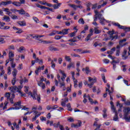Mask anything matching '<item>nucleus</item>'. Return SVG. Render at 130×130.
Listing matches in <instances>:
<instances>
[{
    "label": "nucleus",
    "mask_w": 130,
    "mask_h": 130,
    "mask_svg": "<svg viewBox=\"0 0 130 130\" xmlns=\"http://www.w3.org/2000/svg\"><path fill=\"white\" fill-rule=\"evenodd\" d=\"M24 91L26 94H28V95H30L31 97L34 100H37L39 103H40V101L41 100V98H40V95L37 94V92L36 91H34L33 93L32 92H29V87L28 86H24Z\"/></svg>",
    "instance_id": "1"
},
{
    "label": "nucleus",
    "mask_w": 130,
    "mask_h": 130,
    "mask_svg": "<svg viewBox=\"0 0 130 130\" xmlns=\"http://www.w3.org/2000/svg\"><path fill=\"white\" fill-rule=\"evenodd\" d=\"M124 114L122 117V119H124L127 122H130V108H124L123 110Z\"/></svg>",
    "instance_id": "2"
},
{
    "label": "nucleus",
    "mask_w": 130,
    "mask_h": 130,
    "mask_svg": "<svg viewBox=\"0 0 130 130\" xmlns=\"http://www.w3.org/2000/svg\"><path fill=\"white\" fill-rule=\"evenodd\" d=\"M107 33L109 34V35H110L109 39L111 40V41H115V40L118 38V33L116 34L115 35H113L115 34V31L113 29L112 31L109 30Z\"/></svg>",
    "instance_id": "3"
},
{
    "label": "nucleus",
    "mask_w": 130,
    "mask_h": 130,
    "mask_svg": "<svg viewBox=\"0 0 130 130\" xmlns=\"http://www.w3.org/2000/svg\"><path fill=\"white\" fill-rule=\"evenodd\" d=\"M88 81L90 82L89 84H88V86L89 88H92L93 87V85L97 82V79L96 78H92L91 77H88Z\"/></svg>",
    "instance_id": "4"
},
{
    "label": "nucleus",
    "mask_w": 130,
    "mask_h": 130,
    "mask_svg": "<svg viewBox=\"0 0 130 130\" xmlns=\"http://www.w3.org/2000/svg\"><path fill=\"white\" fill-rule=\"evenodd\" d=\"M23 88V87L21 86H19L18 87L14 86L12 87H10V90H11V92H13V93H16L17 92H20V90Z\"/></svg>",
    "instance_id": "5"
},
{
    "label": "nucleus",
    "mask_w": 130,
    "mask_h": 130,
    "mask_svg": "<svg viewBox=\"0 0 130 130\" xmlns=\"http://www.w3.org/2000/svg\"><path fill=\"white\" fill-rule=\"evenodd\" d=\"M15 57V55L14 54V52L12 51H9V59L10 60V61H12V62H13V61H14V57Z\"/></svg>",
    "instance_id": "6"
},
{
    "label": "nucleus",
    "mask_w": 130,
    "mask_h": 130,
    "mask_svg": "<svg viewBox=\"0 0 130 130\" xmlns=\"http://www.w3.org/2000/svg\"><path fill=\"white\" fill-rule=\"evenodd\" d=\"M62 101L61 102V105L63 107H66V103L69 102V98H65L64 99H62Z\"/></svg>",
    "instance_id": "7"
},
{
    "label": "nucleus",
    "mask_w": 130,
    "mask_h": 130,
    "mask_svg": "<svg viewBox=\"0 0 130 130\" xmlns=\"http://www.w3.org/2000/svg\"><path fill=\"white\" fill-rule=\"evenodd\" d=\"M36 6L38 8H40V9H42V10H48V11H51V12H52V9H51L50 8L43 6L39 4H36Z\"/></svg>",
    "instance_id": "8"
},
{
    "label": "nucleus",
    "mask_w": 130,
    "mask_h": 130,
    "mask_svg": "<svg viewBox=\"0 0 130 130\" xmlns=\"http://www.w3.org/2000/svg\"><path fill=\"white\" fill-rule=\"evenodd\" d=\"M60 88H62V91H66L67 87H66V83L64 82H59Z\"/></svg>",
    "instance_id": "9"
},
{
    "label": "nucleus",
    "mask_w": 130,
    "mask_h": 130,
    "mask_svg": "<svg viewBox=\"0 0 130 130\" xmlns=\"http://www.w3.org/2000/svg\"><path fill=\"white\" fill-rule=\"evenodd\" d=\"M126 53H127V50L126 49L124 50L123 53L122 54V59L125 60L127 58V56H126Z\"/></svg>",
    "instance_id": "10"
},
{
    "label": "nucleus",
    "mask_w": 130,
    "mask_h": 130,
    "mask_svg": "<svg viewBox=\"0 0 130 130\" xmlns=\"http://www.w3.org/2000/svg\"><path fill=\"white\" fill-rule=\"evenodd\" d=\"M13 28L14 29V30H15L16 31L17 30L16 32V33L17 34H21V33H23V30L21 28H17L15 26H13Z\"/></svg>",
    "instance_id": "11"
},
{
    "label": "nucleus",
    "mask_w": 130,
    "mask_h": 130,
    "mask_svg": "<svg viewBox=\"0 0 130 130\" xmlns=\"http://www.w3.org/2000/svg\"><path fill=\"white\" fill-rule=\"evenodd\" d=\"M59 73L61 74L62 75V77L61 78V80L63 81H64V80H66V78H67V75H66V74H64V72L62 70H60Z\"/></svg>",
    "instance_id": "12"
},
{
    "label": "nucleus",
    "mask_w": 130,
    "mask_h": 130,
    "mask_svg": "<svg viewBox=\"0 0 130 130\" xmlns=\"http://www.w3.org/2000/svg\"><path fill=\"white\" fill-rule=\"evenodd\" d=\"M38 85L39 87L42 88V90H44L45 89V84L43 83V82H38Z\"/></svg>",
    "instance_id": "13"
},
{
    "label": "nucleus",
    "mask_w": 130,
    "mask_h": 130,
    "mask_svg": "<svg viewBox=\"0 0 130 130\" xmlns=\"http://www.w3.org/2000/svg\"><path fill=\"white\" fill-rule=\"evenodd\" d=\"M17 74H18V70H17L16 69H14L12 72V75L13 76V78H14V80L15 79H17V77H16V76H17Z\"/></svg>",
    "instance_id": "14"
},
{
    "label": "nucleus",
    "mask_w": 130,
    "mask_h": 130,
    "mask_svg": "<svg viewBox=\"0 0 130 130\" xmlns=\"http://www.w3.org/2000/svg\"><path fill=\"white\" fill-rule=\"evenodd\" d=\"M100 23L102 24V25H105V23H109V21L106 20L105 19H104V17H103L101 19H100Z\"/></svg>",
    "instance_id": "15"
},
{
    "label": "nucleus",
    "mask_w": 130,
    "mask_h": 130,
    "mask_svg": "<svg viewBox=\"0 0 130 130\" xmlns=\"http://www.w3.org/2000/svg\"><path fill=\"white\" fill-rule=\"evenodd\" d=\"M15 12H18V13H19V14H20V15H25V11L23 9L19 10H15Z\"/></svg>",
    "instance_id": "16"
},
{
    "label": "nucleus",
    "mask_w": 130,
    "mask_h": 130,
    "mask_svg": "<svg viewBox=\"0 0 130 130\" xmlns=\"http://www.w3.org/2000/svg\"><path fill=\"white\" fill-rule=\"evenodd\" d=\"M48 61H51V68H52L53 69H54V68H55V63H54V62H53V60H52L51 58H48Z\"/></svg>",
    "instance_id": "17"
},
{
    "label": "nucleus",
    "mask_w": 130,
    "mask_h": 130,
    "mask_svg": "<svg viewBox=\"0 0 130 130\" xmlns=\"http://www.w3.org/2000/svg\"><path fill=\"white\" fill-rule=\"evenodd\" d=\"M49 50H50V51H58V49L51 46L49 47Z\"/></svg>",
    "instance_id": "18"
},
{
    "label": "nucleus",
    "mask_w": 130,
    "mask_h": 130,
    "mask_svg": "<svg viewBox=\"0 0 130 130\" xmlns=\"http://www.w3.org/2000/svg\"><path fill=\"white\" fill-rule=\"evenodd\" d=\"M18 25H20V26H26V22L25 21H19L17 22Z\"/></svg>",
    "instance_id": "19"
},
{
    "label": "nucleus",
    "mask_w": 130,
    "mask_h": 130,
    "mask_svg": "<svg viewBox=\"0 0 130 130\" xmlns=\"http://www.w3.org/2000/svg\"><path fill=\"white\" fill-rule=\"evenodd\" d=\"M113 25L114 26H116V27H118L119 29H122L123 28V26L121 25L119 23H113Z\"/></svg>",
    "instance_id": "20"
},
{
    "label": "nucleus",
    "mask_w": 130,
    "mask_h": 130,
    "mask_svg": "<svg viewBox=\"0 0 130 130\" xmlns=\"http://www.w3.org/2000/svg\"><path fill=\"white\" fill-rule=\"evenodd\" d=\"M98 29H99V27L98 26L94 27V31L95 34H99V33H101V30Z\"/></svg>",
    "instance_id": "21"
},
{
    "label": "nucleus",
    "mask_w": 130,
    "mask_h": 130,
    "mask_svg": "<svg viewBox=\"0 0 130 130\" xmlns=\"http://www.w3.org/2000/svg\"><path fill=\"white\" fill-rule=\"evenodd\" d=\"M62 35H67V34H69V29H63L61 31Z\"/></svg>",
    "instance_id": "22"
},
{
    "label": "nucleus",
    "mask_w": 130,
    "mask_h": 130,
    "mask_svg": "<svg viewBox=\"0 0 130 130\" xmlns=\"http://www.w3.org/2000/svg\"><path fill=\"white\" fill-rule=\"evenodd\" d=\"M71 68H75V63L73 62H70L69 65L67 66V69L71 70Z\"/></svg>",
    "instance_id": "23"
},
{
    "label": "nucleus",
    "mask_w": 130,
    "mask_h": 130,
    "mask_svg": "<svg viewBox=\"0 0 130 130\" xmlns=\"http://www.w3.org/2000/svg\"><path fill=\"white\" fill-rule=\"evenodd\" d=\"M113 120H114V121H117L118 120V115L117 112L115 113V115L113 118Z\"/></svg>",
    "instance_id": "24"
},
{
    "label": "nucleus",
    "mask_w": 130,
    "mask_h": 130,
    "mask_svg": "<svg viewBox=\"0 0 130 130\" xmlns=\"http://www.w3.org/2000/svg\"><path fill=\"white\" fill-rule=\"evenodd\" d=\"M3 19L6 22H10L11 21V19L10 18V17L5 15L4 16Z\"/></svg>",
    "instance_id": "25"
},
{
    "label": "nucleus",
    "mask_w": 130,
    "mask_h": 130,
    "mask_svg": "<svg viewBox=\"0 0 130 130\" xmlns=\"http://www.w3.org/2000/svg\"><path fill=\"white\" fill-rule=\"evenodd\" d=\"M4 11L6 12L7 15H8V16H11L12 15V12H10V9L8 8H5Z\"/></svg>",
    "instance_id": "26"
},
{
    "label": "nucleus",
    "mask_w": 130,
    "mask_h": 130,
    "mask_svg": "<svg viewBox=\"0 0 130 130\" xmlns=\"http://www.w3.org/2000/svg\"><path fill=\"white\" fill-rule=\"evenodd\" d=\"M117 106H119V109L118 110V112H120V111H121V108L123 106V105L119 103V102H117Z\"/></svg>",
    "instance_id": "27"
},
{
    "label": "nucleus",
    "mask_w": 130,
    "mask_h": 130,
    "mask_svg": "<svg viewBox=\"0 0 130 130\" xmlns=\"http://www.w3.org/2000/svg\"><path fill=\"white\" fill-rule=\"evenodd\" d=\"M94 13H95V17L94 18V22H96V21H97V18H98V17L97 16H98V14H99V12H98V11L97 10H94Z\"/></svg>",
    "instance_id": "28"
},
{
    "label": "nucleus",
    "mask_w": 130,
    "mask_h": 130,
    "mask_svg": "<svg viewBox=\"0 0 130 130\" xmlns=\"http://www.w3.org/2000/svg\"><path fill=\"white\" fill-rule=\"evenodd\" d=\"M42 42L43 43V44H50L51 43H53V42L51 41H43Z\"/></svg>",
    "instance_id": "29"
},
{
    "label": "nucleus",
    "mask_w": 130,
    "mask_h": 130,
    "mask_svg": "<svg viewBox=\"0 0 130 130\" xmlns=\"http://www.w3.org/2000/svg\"><path fill=\"white\" fill-rule=\"evenodd\" d=\"M67 108L68 109L69 111H73V109L71 108V103H68L66 105Z\"/></svg>",
    "instance_id": "30"
},
{
    "label": "nucleus",
    "mask_w": 130,
    "mask_h": 130,
    "mask_svg": "<svg viewBox=\"0 0 130 130\" xmlns=\"http://www.w3.org/2000/svg\"><path fill=\"white\" fill-rule=\"evenodd\" d=\"M6 43V41L5 40V39L3 38L0 36V44H5Z\"/></svg>",
    "instance_id": "31"
},
{
    "label": "nucleus",
    "mask_w": 130,
    "mask_h": 130,
    "mask_svg": "<svg viewBox=\"0 0 130 130\" xmlns=\"http://www.w3.org/2000/svg\"><path fill=\"white\" fill-rule=\"evenodd\" d=\"M61 5V3H59L57 5L55 4L53 5V8L54 10H56L57 9H58L60 7V5Z\"/></svg>",
    "instance_id": "32"
},
{
    "label": "nucleus",
    "mask_w": 130,
    "mask_h": 130,
    "mask_svg": "<svg viewBox=\"0 0 130 130\" xmlns=\"http://www.w3.org/2000/svg\"><path fill=\"white\" fill-rule=\"evenodd\" d=\"M121 29H123L125 32H129L130 31V27H125V26H123V27Z\"/></svg>",
    "instance_id": "33"
},
{
    "label": "nucleus",
    "mask_w": 130,
    "mask_h": 130,
    "mask_svg": "<svg viewBox=\"0 0 130 130\" xmlns=\"http://www.w3.org/2000/svg\"><path fill=\"white\" fill-rule=\"evenodd\" d=\"M69 7H71V8H72V9H74L75 11L77 10V5H74V4H69Z\"/></svg>",
    "instance_id": "34"
},
{
    "label": "nucleus",
    "mask_w": 130,
    "mask_h": 130,
    "mask_svg": "<svg viewBox=\"0 0 130 130\" xmlns=\"http://www.w3.org/2000/svg\"><path fill=\"white\" fill-rule=\"evenodd\" d=\"M93 35V34H89L87 35V37L85 38V41H89L90 40V38H91V36Z\"/></svg>",
    "instance_id": "35"
},
{
    "label": "nucleus",
    "mask_w": 130,
    "mask_h": 130,
    "mask_svg": "<svg viewBox=\"0 0 130 130\" xmlns=\"http://www.w3.org/2000/svg\"><path fill=\"white\" fill-rule=\"evenodd\" d=\"M12 4L14 6H16V7H20L21 6V3L20 2H15L12 3Z\"/></svg>",
    "instance_id": "36"
},
{
    "label": "nucleus",
    "mask_w": 130,
    "mask_h": 130,
    "mask_svg": "<svg viewBox=\"0 0 130 130\" xmlns=\"http://www.w3.org/2000/svg\"><path fill=\"white\" fill-rule=\"evenodd\" d=\"M78 23L79 24H82V25H84L85 24V21H84V19L83 18H80L78 20Z\"/></svg>",
    "instance_id": "37"
},
{
    "label": "nucleus",
    "mask_w": 130,
    "mask_h": 130,
    "mask_svg": "<svg viewBox=\"0 0 130 130\" xmlns=\"http://www.w3.org/2000/svg\"><path fill=\"white\" fill-rule=\"evenodd\" d=\"M111 109L112 111L114 113H116V112H117V111H116V109L115 108V107H114V106H111Z\"/></svg>",
    "instance_id": "38"
},
{
    "label": "nucleus",
    "mask_w": 130,
    "mask_h": 130,
    "mask_svg": "<svg viewBox=\"0 0 130 130\" xmlns=\"http://www.w3.org/2000/svg\"><path fill=\"white\" fill-rule=\"evenodd\" d=\"M0 71H1L2 73L0 74V76L2 77V76L5 75V71H4V67H1Z\"/></svg>",
    "instance_id": "39"
},
{
    "label": "nucleus",
    "mask_w": 130,
    "mask_h": 130,
    "mask_svg": "<svg viewBox=\"0 0 130 130\" xmlns=\"http://www.w3.org/2000/svg\"><path fill=\"white\" fill-rule=\"evenodd\" d=\"M65 59L67 61H69V62L72 60V59L70 56H65Z\"/></svg>",
    "instance_id": "40"
},
{
    "label": "nucleus",
    "mask_w": 130,
    "mask_h": 130,
    "mask_svg": "<svg viewBox=\"0 0 130 130\" xmlns=\"http://www.w3.org/2000/svg\"><path fill=\"white\" fill-rule=\"evenodd\" d=\"M71 56H72V57H81V56H80L79 55H78L76 53H72L71 54Z\"/></svg>",
    "instance_id": "41"
},
{
    "label": "nucleus",
    "mask_w": 130,
    "mask_h": 130,
    "mask_svg": "<svg viewBox=\"0 0 130 130\" xmlns=\"http://www.w3.org/2000/svg\"><path fill=\"white\" fill-rule=\"evenodd\" d=\"M119 61H120V60H119V59H118L117 60H113L111 63V64L115 63V64H116V63H118Z\"/></svg>",
    "instance_id": "42"
},
{
    "label": "nucleus",
    "mask_w": 130,
    "mask_h": 130,
    "mask_svg": "<svg viewBox=\"0 0 130 130\" xmlns=\"http://www.w3.org/2000/svg\"><path fill=\"white\" fill-rule=\"evenodd\" d=\"M41 37H44V35H36L32 38H41Z\"/></svg>",
    "instance_id": "43"
},
{
    "label": "nucleus",
    "mask_w": 130,
    "mask_h": 130,
    "mask_svg": "<svg viewBox=\"0 0 130 130\" xmlns=\"http://www.w3.org/2000/svg\"><path fill=\"white\" fill-rule=\"evenodd\" d=\"M82 125V122L79 121L78 124H75V127L76 128H78L79 126H81Z\"/></svg>",
    "instance_id": "44"
},
{
    "label": "nucleus",
    "mask_w": 130,
    "mask_h": 130,
    "mask_svg": "<svg viewBox=\"0 0 130 130\" xmlns=\"http://www.w3.org/2000/svg\"><path fill=\"white\" fill-rule=\"evenodd\" d=\"M32 19H33L34 21H35L36 22V23H39V22H40L39 19L37 17H33Z\"/></svg>",
    "instance_id": "45"
},
{
    "label": "nucleus",
    "mask_w": 130,
    "mask_h": 130,
    "mask_svg": "<svg viewBox=\"0 0 130 130\" xmlns=\"http://www.w3.org/2000/svg\"><path fill=\"white\" fill-rule=\"evenodd\" d=\"M91 72V70H90V69H89V67H86L85 68V73L86 74H87V75H88L89 74V73Z\"/></svg>",
    "instance_id": "46"
},
{
    "label": "nucleus",
    "mask_w": 130,
    "mask_h": 130,
    "mask_svg": "<svg viewBox=\"0 0 130 130\" xmlns=\"http://www.w3.org/2000/svg\"><path fill=\"white\" fill-rule=\"evenodd\" d=\"M98 15H97L98 18H99V20H101V19H103V17H102V14H101V13H99V12H98Z\"/></svg>",
    "instance_id": "47"
},
{
    "label": "nucleus",
    "mask_w": 130,
    "mask_h": 130,
    "mask_svg": "<svg viewBox=\"0 0 130 130\" xmlns=\"http://www.w3.org/2000/svg\"><path fill=\"white\" fill-rule=\"evenodd\" d=\"M18 71H21V70H23V64L21 63L18 65Z\"/></svg>",
    "instance_id": "48"
},
{
    "label": "nucleus",
    "mask_w": 130,
    "mask_h": 130,
    "mask_svg": "<svg viewBox=\"0 0 130 130\" xmlns=\"http://www.w3.org/2000/svg\"><path fill=\"white\" fill-rule=\"evenodd\" d=\"M62 37V36H56L54 37V39H55V40H59V39H61V38Z\"/></svg>",
    "instance_id": "49"
},
{
    "label": "nucleus",
    "mask_w": 130,
    "mask_h": 130,
    "mask_svg": "<svg viewBox=\"0 0 130 130\" xmlns=\"http://www.w3.org/2000/svg\"><path fill=\"white\" fill-rule=\"evenodd\" d=\"M5 97H7V99H10V98L11 97V93H10V92H7L5 94Z\"/></svg>",
    "instance_id": "50"
},
{
    "label": "nucleus",
    "mask_w": 130,
    "mask_h": 130,
    "mask_svg": "<svg viewBox=\"0 0 130 130\" xmlns=\"http://www.w3.org/2000/svg\"><path fill=\"white\" fill-rule=\"evenodd\" d=\"M108 1L106 0L105 1L103 2V4H102V7H105V6H106V5H107V3H108Z\"/></svg>",
    "instance_id": "51"
},
{
    "label": "nucleus",
    "mask_w": 130,
    "mask_h": 130,
    "mask_svg": "<svg viewBox=\"0 0 130 130\" xmlns=\"http://www.w3.org/2000/svg\"><path fill=\"white\" fill-rule=\"evenodd\" d=\"M76 33H77V31H74V32H72L71 34H70L69 35V36L70 37H74V36H75V35H76Z\"/></svg>",
    "instance_id": "52"
},
{
    "label": "nucleus",
    "mask_w": 130,
    "mask_h": 130,
    "mask_svg": "<svg viewBox=\"0 0 130 130\" xmlns=\"http://www.w3.org/2000/svg\"><path fill=\"white\" fill-rule=\"evenodd\" d=\"M39 72H41V70H44V66L41 67H39V68H37V69Z\"/></svg>",
    "instance_id": "53"
},
{
    "label": "nucleus",
    "mask_w": 130,
    "mask_h": 130,
    "mask_svg": "<svg viewBox=\"0 0 130 130\" xmlns=\"http://www.w3.org/2000/svg\"><path fill=\"white\" fill-rule=\"evenodd\" d=\"M68 121H69V122H74V121H75V120H74V118L70 117L68 118Z\"/></svg>",
    "instance_id": "54"
},
{
    "label": "nucleus",
    "mask_w": 130,
    "mask_h": 130,
    "mask_svg": "<svg viewBox=\"0 0 130 130\" xmlns=\"http://www.w3.org/2000/svg\"><path fill=\"white\" fill-rule=\"evenodd\" d=\"M67 91L66 92H67V93H71V92H72V88L70 87H68L67 88Z\"/></svg>",
    "instance_id": "55"
},
{
    "label": "nucleus",
    "mask_w": 130,
    "mask_h": 130,
    "mask_svg": "<svg viewBox=\"0 0 130 130\" xmlns=\"http://www.w3.org/2000/svg\"><path fill=\"white\" fill-rule=\"evenodd\" d=\"M54 127H58V126H59V125H60V123L59 122H58L57 123H54L53 125Z\"/></svg>",
    "instance_id": "56"
},
{
    "label": "nucleus",
    "mask_w": 130,
    "mask_h": 130,
    "mask_svg": "<svg viewBox=\"0 0 130 130\" xmlns=\"http://www.w3.org/2000/svg\"><path fill=\"white\" fill-rule=\"evenodd\" d=\"M73 50L74 51H76V52H82V51H83V49H75Z\"/></svg>",
    "instance_id": "57"
},
{
    "label": "nucleus",
    "mask_w": 130,
    "mask_h": 130,
    "mask_svg": "<svg viewBox=\"0 0 130 130\" xmlns=\"http://www.w3.org/2000/svg\"><path fill=\"white\" fill-rule=\"evenodd\" d=\"M20 105H21V101H19L14 103V106H20Z\"/></svg>",
    "instance_id": "58"
},
{
    "label": "nucleus",
    "mask_w": 130,
    "mask_h": 130,
    "mask_svg": "<svg viewBox=\"0 0 130 130\" xmlns=\"http://www.w3.org/2000/svg\"><path fill=\"white\" fill-rule=\"evenodd\" d=\"M102 78L104 83H107V81L105 80V76H104V74L102 75Z\"/></svg>",
    "instance_id": "59"
},
{
    "label": "nucleus",
    "mask_w": 130,
    "mask_h": 130,
    "mask_svg": "<svg viewBox=\"0 0 130 130\" xmlns=\"http://www.w3.org/2000/svg\"><path fill=\"white\" fill-rule=\"evenodd\" d=\"M9 103V102H8L7 101H5L4 103V107H3V109H7V106L8 105V104Z\"/></svg>",
    "instance_id": "60"
},
{
    "label": "nucleus",
    "mask_w": 130,
    "mask_h": 130,
    "mask_svg": "<svg viewBox=\"0 0 130 130\" xmlns=\"http://www.w3.org/2000/svg\"><path fill=\"white\" fill-rule=\"evenodd\" d=\"M22 50H25V47L21 46L19 48L18 51L19 52H21V51H22Z\"/></svg>",
    "instance_id": "61"
},
{
    "label": "nucleus",
    "mask_w": 130,
    "mask_h": 130,
    "mask_svg": "<svg viewBox=\"0 0 130 130\" xmlns=\"http://www.w3.org/2000/svg\"><path fill=\"white\" fill-rule=\"evenodd\" d=\"M103 61L104 62V63H109V60L108 59H104L103 60Z\"/></svg>",
    "instance_id": "62"
},
{
    "label": "nucleus",
    "mask_w": 130,
    "mask_h": 130,
    "mask_svg": "<svg viewBox=\"0 0 130 130\" xmlns=\"http://www.w3.org/2000/svg\"><path fill=\"white\" fill-rule=\"evenodd\" d=\"M9 49H12L13 50H15V46L14 45H11L8 47Z\"/></svg>",
    "instance_id": "63"
},
{
    "label": "nucleus",
    "mask_w": 130,
    "mask_h": 130,
    "mask_svg": "<svg viewBox=\"0 0 130 130\" xmlns=\"http://www.w3.org/2000/svg\"><path fill=\"white\" fill-rule=\"evenodd\" d=\"M125 105L130 106V100L125 102Z\"/></svg>",
    "instance_id": "64"
}]
</instances>
